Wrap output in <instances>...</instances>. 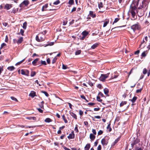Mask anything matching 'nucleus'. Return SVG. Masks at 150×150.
I'll list each match as a JSON object with an SVG mask.
<instances>
[{
    "label": "nucleus",
    "mask_w": 150,
    "mask_h": 150,
    "mask_svg": "<svg viewBox=\"0 0 150 150\" xmlns=\"http://www.w3.org/2000/svg\"><path fill=\"white\" fill-rule=\"evenodd\" d=\"M133 5L130 6V12L131 13L132 17L133 18L132 19V20H135L137 18V16L136 15L135 11L137 12V9L134 6H133Z\"/></svg>",
    "instance_id": "nucleus-1"
},
{
    "label": "nucleus",
    "mask_w": 150,
    "mask_h": 150,
    "mask_svg": "<svg viewBox=\"0 0 150 150\" xmlns=\"http://www.w3.org/2000/svg\"><path fill=\"white\" fill-rule=\"evenodd\" d=\"M149 2V1L143 0L142 2V4H140V6L139 7L142 9H144L145 11H146L147 9Z\"/></svg>",
    "instance_id": "nucleus-2"
},
{
    "label": "nucleus",
    "mask_w": 150,
    "mask_h": 150,
    "mask_svg": "<svg viewBox=\"0 0 150 150\" xmlns=\"http://www.w3.org/2000/svg\"><path fill=\"white\" fill-rule=\"evenodd\" d=\"M131 28L132 29L134 32H135L136 30H140L141 29V26L138 23L133 25L131 27Z\"/></svg>",
    "instance_id": "nucleus-3"
},
{
    "label": "nucleus",
    "mask_w": 150,
    "mask_h": 150,
    "mask_svg": "<svg viewBox=\"0 0 150 150\" xmlns=\"http://www.w3.org/2000/svg\"><path fill=\"white\" fill-rule=\"evenodd\" d=\"M132 139L133 140L131 142V145L132 148H133L135 145H137L139 144L138 143L140 142V140L138 139V137L136 138L133 137Z\"/></svg>",
    "instance_id": "nucleus-4"
},
{
    "label": "nucleus",
    "mask_w": 150,
    "mask_h": 150,
    "mask_svg": "<svg viewBox=\"0 0 150 150\" xmlns=\"http://www.w3.org/2000/svg\"><path fill=\"white\" fill-rule=\"evenodd\" d=\"M110 137L108 136H106L102 139L101 141V143L103 146L106 145L108 143V140Z\"/></svg>",
    "instance_id": "nucleus-5"
},
{
    "label": "nucleus",
    "mask_w": 150,
    "mask_h": 150,
    "mask_svg": "<svg viewBox=\"0 0 150 150\" xmlns=\"http://www.w3.org/2000/svg\"><path fill=\"white\" fill-rule=\"evenodd\" d=\"M44 35L43 34H38L36 36L35 40L38 42H41L45 40Z\"/></svg>",
    "instance_id": "nucleus-6"
},
{
    "label": "nucleus",
    "mask_w": 150,
    "mask_h": 150,
    "mask_svg": "<svg viewBox=\"0 0 150 150\" xmlns=\"http://www.w3.org/2000/svg\"><path fill=\"white\" fill-rule=\"evenodd\" d=\"M145 11V10L144 9L138 7L137 10V12L139 17H141L143 16L144 14Z\"/></svg>",
    "instance_id": "nucleus-7"
},
{
    "label": "nucleus",
    "mask_w": 150,
    "mask_h": 150,
    "mask_svg": "<svg viewBox=\"0 0 150 150\" xmlns=\"http://www.w3.org/2000/svg\"><path fill=\"white\" fill-rule=\"evenodd\" d=\"M110 73H108L107 74H102L99 78V80L102 81H104L105 79L108 77Z\"/></svg>",
    "instance_id": "nucleus-8"
},
{
    "label": "nucleus",
    "mask_w": 150,
    "mask_h": 150,
    "mask_svg": "<svg viewBox=\"0 0 150 150\" xmlns=\"http://www.w3.org/2000/svg\"><path fill=\"white\" fill-rule=\"evenodd\" d=\"M29 4V2L28 0H24L20 4V7H23V5L25 6H27Z\"/></svg>",
    "instance_id": "nucleus-9"
},
{
    "label": "nucleus",
    "mask_w": 150,
    "mask_h": 150,
    "mask_svg": "<svg viewBox=\"0 0 150 150\" xmlns=\"http://www.w3.org/2000/svg\"><path fill=\"white\" fill-rule=\"evenodd\" d=\"M40 59L39 58H37L35 59L32 62V64L34 66L40 65V62H38Z\"/></svg>",
    "instance_id": "nucleus-10"
},
{
    "label": "nucleus",
    "mask_w": 150,
    "mask_h": 150,
    "mask_svg": "<svg viewBox=\"0 0 150 150\" xmlns=\"http://www.w3.org/2000/svg\"><path fill=\"white\" fill-rule=\"evenodd\" d=\"M133 150H143V147L140 146V144H139L133 147Z\"/></svg>",
    "instance_id": "nucleus-11"
},
{
    "label": "nucleus",
    "mask_w": 150,
    "mask_h": 150,
    "mask_svg": "<svg viewBox=\"0 0 150 150\" xmlns=\"http://www.w3.org/2000/svg\"><path fill=\"white\" fill-rule=\"evenodd\" d=\"M21 74L22 75L28 76L29 74V71L27 70H25L23 69H21Z\"/></svg>",
    "instance_id": "nucleus-12"
},
{
    "label": "nucleus",
    "mask_w": 150,
    "mask_h": 150,
    "mask_svg": "<svg viewBox=\"0 0 150 150\" xmlns=\"http://www.w3.org/2000/svg\"><path fill=\"white\" fill-rule=\"evenodd\" d=\"M139 0H137V1H136L135 0H133L132 4H131L130 6H132V5H133V6H134L135 7H136L137 8L139 4Z\"/></svg>",
    "instance_id": "nucleus-13"
},
{
    "label": "nucleus",
    "mask_w": 150,
    "mask_h": 150,
    "mask_svg": "<svg viewBox=\"0 0 150 150\" xmlns=\"http://www.w3.org/2000/svg\"><path fill=\"white\" fill-rule=\"evenodd\" d=\"M75 137V134L74 133V131L71 132V133L69 134V135L67 137L69 139H74Z\"/></svg>",
    "instance_id": "nucleus-14"
},
{
    "label": "nucleus",
    "mask_w": 150,
    "mask_h": 150,
    "mask_svg": "<svg viewBox=\"0 0 150 150\" xmlns=\"http://www.w3.org/2000/svg\"><path fill=\"white\" fill-rule=\"evenodd\" d=\"M89 15L91 17L93 18H95L96 17V14L94 12L92 11H89Z\"/></svg>",
    "instance_id": "nucleus-15"
},
{
    "label": "nucleus",
    "mask_w": 150,
    "mask_h": 150,
    "mask_svg": "<svg viewBox=\"0 0 150 150\" xmlns=\"http://www.w3.org/2000/svg\"><path fill=\"white\" fill-rule=\"evenodd\" d=\"M137 99V96H134L132 99H129V100L132 102V105H134L133 103H134L136 101Z\"/></svg>",
    "instance_id": "nucleus-16"
},
{
    "label": "nucleus",
    "mask_w": 150,
    "mask_h": 150,
    "mask_svg": "<svg viewBox=\"0 0 150 150\" xmlns=\"http://www.w3.org/2000/svg\"><path fill=\"white\" fill-rule=\"evenodd\" d=\"M12 7L11 4H6L4 8L7 10L10 9Z\"/></svg>",
    "instance_id": "nucleus-17"
},
{
    "label": "nucleus",
    "mask_w": 150,
    "mask_h": 150,
    "mask_svg": "<svg viewBox=\"0 0 150 150\" xmlns=\"http://www.w3.org/2000/svg\"><path fill=\"white\" fill-rule=\"evenodd\" d=\"M29 96L32 98H34L35 96H36V93L34 91H32L30 93Z\"/></svg>",
    "instance_id": "nucleus-18"
},
{
    "label": "nucleus",
    "mask_w": 150,
    "mask_h": 150,
    "mask_svg": "<svg viewBox=\"0 0 150 150\" xmlns=\"http://www.w3.org/2000/svg\"><path fill=\"white\" fill-rule=\"evenodd\" d=\"M69 114L70 115L74 118L75 120L77 119V117L76 115L72 112H70Z\"/></svg>",
    "instance_id": "nucleus-19"
},
{
    "label": "nucleus",
    "mask_w": 150,
    "mask_h": 150,
    "mask_svg": "<svg viewBox=\"0 0 150 150\" xmlns=\"http://www.w3.org/2000/svg\"><path fill=\"white\" fill-rule=\"evenodd\" d=\"M120 139V137H118L114 141L112 145V146H114L116 144Z\"/></svg>",
    "instance_id": "nucleus-20"
},
{
    "label": "nucleus",
    "mask_w": 150,
    "mask_h": 150,
    "mask_svg": "<svg viewBox=\"0 0 150 150\" xmlns=\"http://www.w3.org/2000/svg\"><path fill=\"white\" fill-rule=\"evenodd\" d=\"M99 45V44L98 43H96L93 44L91 46V48L93 49H94L96 48Z\"/></svg>",
    "instance_id": "nucleus-21"
},
{
    "label": "nucleus",
    "mask_w": 150,
    "mask_h": 150,
    "mask_svg": "<svg viewBox=\"0 0 150 150\" xmlns=\"http://www.w3.org/2000/svg\"><path fill=\"white\" fill-rule=\"evenodd\" d=\"M104 92L105 94L107 96H109V95H108V94L109 93V91L108 89L106 88H104Z\"/></svg>",
    "instance_id": "nucleus-22"
},
{
    "label": "nucleus",
    "mask_w": 150,
    "mask_h": 150,
    "mask_svg": "<svg viewBox=\"0 0 150 150\" xmlns=\"http://www.w3.org/2000/svg\"><path fill=\"white\" fill-rule=\"evenodd\" d=\"M26 118L29 120H36V117H26Z\"/></svg>",
    "instance_id": "nucleus-23"
},
{
    "label": "nucleus",
    "mask_w": 150,
    "mask_h": 150,
    "mask_svg": "<svg viewBox=\"0 0 150 150\" xmlns=\"http://www.w3.org/2000/svg\"><path fill=\"white\" fill-rule=\"evenodd\" d=\"M23 41V37H20L19 39L18 40L17 44H20Z\"/></svg>",
    "instance_id": "nucleus-24"
},
{
    "label": "nucleus",
    "mask_w": 150,
    "mask_h": 150,
    "mask_svg": "<svg viewBox=\"0 0 150 150\" xmlns=\"http://www.w3.org/2000/svg\"><path fill=\"white\" fill-rule=\"evenodd\" d=\"M88 33H89L88 32L86 31H84L82 32V36H83L86 37Z\"/></svg>",
    "instance_id": "nucleus-25"
},
{
    "label": "nucleus",
    "mask_w": 150,
    "mask_h": 150,
    "mask_svg": "<svg viewBox=\"0 0 150 150\" xmlns=\"http://www.w3.org/2000/svg\"><path fill=\"white\" fill-rule=\"evenodd\" d=\"M95 136L92 134H90V138L92 141H93L95 138Z\"/></svg>",
    "instance_id": "nucleus-26"
},
{
    "label": "nucleus",
    "mask_w": 150,
    "mask_h": 150,
    "mask_svg": "<svg viewBox=\"0 0 150 150\" xmlns=\"http://www.w3.org/2000/svg\"><path fill=\"white\" fill-rule=\"evenodd\" d=\"M90 147V144H87L84 147L85 150H89Z\"/></svg>",
    "instance_id": "nucleus-27"
},
{
    "label": "nucleus",
    "mask_w": 150,
    "mask_h": 150,
    "mask_svg": "<svg viewBox=\"0 0 150 150\" xmlns=\"http://www.w3.org/2000/svg\"><path fill=\"white\" fill-rule=\"evenodd\" d=\"M127 102L126 101H122L120 104V107H122L124 105H126L127 104Z\"/></svg>",
    "instance_id": "nucleus-28"
},
{
    "label": "nucleus",
    "mask_w": 150,
    "mask_h": 150,
    "mask_svg": "<svg viewBox=\"0 0 150 150\" xmlns=\"http://www.w3.org/2000/svg\"><path fill=\"white\" fill-rule=\"evenodd\" d=\"M7 69L10 71H12L13 70L15 69V68L13 66H11L8 67Z\"/></svg>",
    "instance_id": "nucleus-29"
},
{
    "label": "nucleus",
    "mask_w": 150,
    "mask_h": 150,
    "mask_svg": "<svg viewBox=\"0 0 150 150\" xmlns=\"http://www.w3.org/2000/svg\"><path fill=\"white\" fill-rule=\"evenodd\" d=\"M110 123H109L107 127V129H108V131L109 132H111L112 130V128L110 127Z\"/></svg>",
    "instance_id": "nucleus-30"
},
{
    "label": "nucleus",
    "mask_w": 150,
    "mask_h": 150,
    "mask_svg": "<svg viewBox=\"0 0 150 150\" xmlns=\"http://www.w3.org/2000/svg\"><path fill=\"white\" fill-rule=\"evenodd\" d=\"M52 121V120L49 118H47L45 120V122H50Z\"/></svg>",
    "instance_id": "nucleus-31"
},
{
    "label": "nucleus",
    "mask_w": 150,
    "mask_h": 150,
    "mask_svg": "<svg viewBox=\"0 0 150 150\" xmlns=\"http://www.w3.org/2000/svg\"><path fill=\"white\" fill-rule=\"evenodd\" d=\"M18 8H13L12 10V11L11 12V13H17L18 12Z\"/></svg>",
    "instance_id": "nucleus-32"
},
{
    "label": "nucleus",
    "mask_w": 150,
    "mask_h": 150,
    "mask_svg": "<svg viewBox=\"0 0 150 150\" xmlns=\"http://www.w3.org/2000/svg\"><path fill=\"white\" fill-rule=\"evenodd\" d=\"M62 119L64 120V122L66 123H67L68 122V121L66 119V117H65L64 115H63L62 116Z\"/></svg>",
    "instance_id": "nucleus-33"
},
{
    "label": "nucleus",
    "mask_w": 150,
    "mask_h": 150,
    "mask_svg": "<svg viewBox=\"0 0 150 150\" xmlns=\"http://www.w3.org/2000/svg\"><path fill=\"white\" fill-rule=\"evenodd\" d=\"M98 7L100 9L103 7V4L102 2H98Z\"/></svg>",
    "instance_id": "nucleus-34"
},
{
    "label": "nucleus",
    "mask_w": 150,
    "mask_h": 150,
    "mask_svg": "<svg viewBox=\"0 0 150 150\" xmlns=\"http://www.w3.org/2000/svg\"><path fill=\"white\" fill-rule=\"evenodd\" d=\"M24 32V30H23L21 29L20 30V32L18 33V34L20 35V34H21L23 36Z\"/></svg>",
    "instance_id": "nucleus-35"
},
{
    "label": "nucleus",
    "mask_w": 150,
    "mask_h": 150,
    "mask_svg": "<svg viewBox=\"0 0 150 150\" xmlns=\"http://www.w3.org/2000/svg\"><path fill=\"white\" fill-rule=\"evenodd\" d=\"M68 4L70 5H72L74 4V0H69L68 2Z\"/></svg>",
    "instance_id": "nucleus-36"
},
{
    "label": "nucleus",
    "mask_w": 150,
    "mask_h": 150,
    "mask_svg": "<svg viewBox=\"0 0 150 150\" xmlns=\"http://www.w3.org/2000/svg\"><path fill=\"white\" fill-rule=\"evenodd\" d=\"M47 64L46 63L45 61L41 60V64L39 66H40L42 65H46Z\"/></svg>",
    "instance_id": "nucleus-37"
},
{
    "label": "nucleus",
    "mask_w": 150,
    "mask_h": 150,
    "mask_svg": "<svg viewBox=\"0 0 150 150\" xmlns=\"http://www.w3.org/2000/svg\"><path fill=\"white\" fill-rule=\"evenodd\" d=\"M27 25V23L26 22H25L23 24V28L25 29L26 28V26Z\"/></svg>",
    "instance_id": "nucleus-38"
},
{
    "label": "nucleus",
    "mask_w": 150,
    "mask_h": 150,
    "mask_svg": "<svg viewBox=\"0 0 150 150\" xmlns=\"http://www.w3.org/2000/svg\"><path fill=\"white\" fill-rule=\"evenodd\" d=\"M25 60V59H23L21 61L16 63V65H18L20 64H21L22 62H23Z\"/></svg>",
    "instance_id": "nucleus-39"
},
{
    "label": "nucleus",
    "mask_w": 150,
    "mask_h": 150,
    "mask_svg": "<svg viewBox=\"0 0 150 150\" xmlns=\"http://www.w3.org/2000/svg\"><path fill=\"white\" fill-rule=\"evenodd\" d=\"M147 69L146 68H144L143 70L142 73L144 74L145 75L147 73Z\"/></svg>",
    "instance_id": "nucleus-40"
},
{
    "label": "nucleus",
    "mask_w": 150,
    "mask_h": 150,
    "mask_svg": "<svg viewBox=\"0 0 150 150\" xmlns=\"http://www.w3.org/2000/svg\"><path fill=\"white\" fill-rule=\"evenodd\" d=\"M57 58L56 57H55L53 59V60L52 61V63L53 64L55 63L56 62V60L57 59Z\"/></svg>",
    "instance_id": "nucleus-41"
},
{
    "label": "nucleus",
    "mask_w": 150,
    "mask_h": 150,
    "mask_svg": "<svg viewBox=\"0 0 150 150\" xmlns=\"http://www.w3.org/2000/svg\"><path fill=\"white\" fill-rule=\"evenodd\" d=\"M142 89L143 88L142 87L139 89L137 90L136 91V93H141Z\"/></svg>",
    "instance_id": "nucleus-42"
},
{
    "label": "nucleus",
    "mask_w": 150,
    "mask_h": 150,
    "mask_svg": "<svg viewBox=\"0 0 150 150\" xmlns=\"http://www.w3.org/2000/svg\"><path fill=\"white\" fill-rule=\"evenodd\" d=\"M36 74V72L35 71H32L31 72L30 76L31 77H33L35 76Z\"/></svg>",
    "instance_id": "nucleus-43"
},
{
    "label": "nucleus",
    "mask_w": 150,
    "mask_h": 150,
    "mask_svg": "<svg viewBox=\"0 0 150 150\" xmlns=\"http://www.w3.org/2000/svg\"><path fill=\"white\" fill-rule=\"evenodd\" d=\"M60 3V1L59 0H57L56 1L54 2L53 4L55 5H57L59 4Z\"/></svg>",
    "instance_id": "nucleus-44"
},
{
    "label": "nucleus",
    "mask_w": 150,
    "mask_h": 150,
    "mask_svg": "<svg viewBox=\"0 0 150 150\" xmlns=\"http://www.w3.org/2000/svg\"><path fill=\"white\" fill-rule=\"evenodd\" d=\"M120 20V18H116L115 19L114 21H113L112 24H114L115 23L117 22Z\"/></svg>",
    "instance_id": "nucleus-45"
},
{
    "label": "nucleus",
    "mask_w": 150,
    "mask_h": 150,
    "mask_svg": "<svg viewBox=\"0 0 150 150\" xmlns=\"http://www.w3.org/2000/svg\"><path fill=\"white\" fill-rule=\"evenodd\" d=\"M146 51H144L141 54V56H142V57H145L146 56Z\"/></svg>",
    "instance_id": "nucleus-46"
},
{
    "label": "nucleus",
    "mask_w": 150,
    "mask_h": 150,
    "mask_svg": "<svg viewBox=\"0 0 150 150\" xmlns=\"http://www.w3.org/2000/svg\"><path fill=\"white\" fill-rule=\"evenodd\" d=\"M81 52V51L80 50H78L76 52L75 54L76 55H78Z\"/></svg>",
    "instance_id": "nucleus-47"
},
{
    "label": "nucleus",
    "mask_w": 150,
    "mask_h": 150,
    "mask_svg": "<svg viewBox=\"0 0 150 150\" xmlns=\"http://www.w3.org/2000/svg\"><path fill=\"white\" fill-rule=\"evenodd\" d=\"M62 68L63 69H66L68 68V67L67 65H65L64 64H62Z\"/></svg>",
    "instance_id": "nucleus-48"
},
{
    "label": "nucleus",
    "mask_w": 150,
    "mask_h": 150,
    "mask_svg": "<svg viewBox=\"0 0 150 150\" xmlns=\"http://www.w3.org/2000/svg\"><path fill=\"white\" fill-rule=\"evenodd\" d=\"M97 100L98 101L101 102L103 100L100 98V96H97Z\"/></svg>",
    "instance_id": "nucleus-49"
},
{
    "label": "nucleus",
    "mask_w": 150,
    "mask_h": 150,
    "mask_svg": "<svg viewBox=\"0 0 150 150\" xmlns=\"http://www.w3.org/2000/svg\"><path fill=\"white\" fill-rule=\"evenodd\" d=\"M78 125H76L74 128L75 131H76V132L77 133L79 132V130L78 129Z\"/></svg>",
    "instance_id": "nucleus-50"
},
{
    "label": "nucleus",
    "mask_w": 150,
    "mask_h": 150,
    "mask_svg": "<svg viewBox=\"0 0 150 150\" xmlns=\"http://www.w3.org/2000/svg\"><path fill=\"white\" fill-rule=\"evenodd\" d=\"M109 23V21H106L104 22L103 25V27H105Z\"/></svg>",
    "instance_id": "nucleus-51"
},
{
    "label": "nucleus",
    "mask_w": 150,
    "mask_h": 150,
    "mask_svg": "<svg viewBox=\"0 0 150 150\" xmlns=\"http://www.w3.org/2000/svg\"><path fill=\"white\" fill-rule=\"evenodd\" d=\"M42 93H44L47 97L49 96V95L47 93V92L45 91H42Z\"/></svg>",
    "instance_id": "nucleus-52"
},
{
    "label": "nucleus",
    "mask_w": 150,
    "mask_h": 150,
    "mask_svg": "<svg viewBox=\"0 0 150 150\" xmlns=\"http://www.w3.org/2000/svg\"><path fill=\"white\" fill-rule=\"evenodd\" d=\"M11 99L13 100H14V101H16L17 102L18 101V100H17V99L16 98H15L14 97L11 96Z\"/></svg>",
    "instance_id": "nucleus-53"
},
{
    "label": "nucleus",
    "mask_w": 150,
    "mask_h": 150,
    "mask_svg": "<svg viewBox=\"0 0 150 150\" xmlns=\"http://www.w3.org/2000/svg\"><path fill=\"white\" fill-rule=\"evenodd\" d=\"M118 76V75H114L113 76H112L110 78V79H111L116 78Z\"/></svg>",
    "instance_id": "nucleus-54"
},
{
    "label": "nucleus",
    "mask_w": 150,
    "mask_h": 150,
    "mask_svg": "<svg viewBox=\"0 0 150 150\" xmlns=\"http://www.w3.org/2000/svg\"><path fill=\"white\" fill-rule=\"evenodd\" d=\"M103 131L101 130H99L98 132V135H100L103 134Z\"/></svg>",
    "instance_id": "nucleus-55"
},
{
    "label": "nucleus",
    "mask_w": 150,
    "mask_h": 150,
    "mask_svg": "<svg viewBox=\"0 0 150 150\" xmlns=\"http://www.w3.org/2000/svg\"><path fill=\"white\" fill-rule=\"evenodd\" d=\"M81 10V8H78L77 9V11L79 12L78 13L80 14H81V11H80Z\"/></svg>",
    "instance_id": "nucleus-56"
},
{
    "label": "nucleus",
    "mask_w": 150,
    "mask_h": 150,
    "mask_svg": "<svg viewBox=\"0 0 150 150\" xmlns=\"http://www.w3.org/2000/svg\"><path fill=\"white\" fill-rule=\"evenodd\" d=\"M79 114L81 116H82L83 114V112L81 110H79Z\"/></svg>",
    "instance_id": "nucleus-57"
},
{
    "label": "nucleus",
    "mask_w": 150,
    "mask_h": 150,
    "mask_svg": "<svg viewBox=\"0 0 150 150\" xmlns=\"http://www.w3.org/2000/svg\"><path fill=\"white\" fill-rule=\"evenodd\" d=\"M6 45V44L5 43H3L1 44L0 49H1L2 48H3L4 46H5Z\"/></svg>",
    "instance_id": "nucleus-58"
},
{
    "label": "nucleus",
    "mask_w": 150,
    "mask_h": 150,
    "mask_svg": "<svg viewBox=\"0 0 150 150\" xmlns=\"http://www.w3.org/2000/svg\"><path fill=\"white\" fill-rule=\"evenodd\" d=\"M98 95L100 96L103 97L104 96L103 94L101 92L99 93Z\"/></svg>",
    "instance_id": "nucleus-59"
},
{
    "label": "nucleus",
    "mask_w": 150,
    "mask_h": 150,
    "mask_svg": "<svg viewBox=\"0 0 150 150\" xmlns=\"http://www.w3.org/2000/svg\"><path fill=\"white\" fill-rule=\"evenodd\" d=\"M88 84L91 86H93V83L91 81H89L88 82Z\"/></svg>",
    "instance_id": "nucleus-60"
},
{
    "label": "nucleus",
    "mask_w": 150,
    "mask_h": 150,
    "mask_svg": "<svg viewBox=\"0 0 150 150\" xmlns=\"http://www.w3.org/2000/svg\"><path fill=\"white\" fill-rule=\"evenodd\" d=\"M54 42H51L49 44H48L46 45V46L50 45V46H52L54 45Z\"/></svg>",
    "instance_id": "nucleus-61"
},
{
    "label": "nucleus",
    "mask_w": 150,
    "mask_h": 150,
    "mask_svg": "<svg viewBox=\"0 0 150 150\" xmlns=\"http://www.w3.org/2000/svg\"><path fill=\"white\" fill-rule=\"evenodd\" d=\"M95 103H88V105H89L93 106L95 105Z\"/></svg>",
    "instance_id": "nucleus-62"
},
{
    "label": "nucleus",
    "mask_w": 150,
    "mask_h": 150,
    "mask_svg": "<svg viewBox=\"0 0 150 150\" xmlns=\"http://www.w3.org/2000/svg\"><path fill=\"white\" fill-rule=\"evenodd\" d=\"M39 105L40 107L41 108H44V105L43 104H41L40 103L39 104Z\"/></svg>",
    "instance_id": "nucleus-63"
},
{
    "label": "nucleus",
    "mask_w": 150,
    "mask_h": 150,
    "mask_svg": "<svg viewBox=\"0 0 150 150\" xmlns=\"http://www.w3.org/2000/svg\"><path fill=\"white\" fill-rule=\"evenodd\" d=\"M101 145H99L98 146L97 148V150H101Z\"/></svg>",
    "instance_id": "nucleus-64"
}]
</instances>
